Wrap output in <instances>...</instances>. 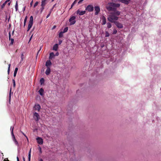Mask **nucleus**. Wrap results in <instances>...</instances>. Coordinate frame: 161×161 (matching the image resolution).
<instances>
[{
  "label": "nucleus",
  "mask_w": 161,
  "mask_h": 161,
  "mask_svg": "<svg viewBox=\"0 0 161 161\" xmlns=\"http://www.w3.org/2000/svg\"><path fill=\"white\" fill-rule=\"evenodd\" d=\"M114 23L119 28L122 29L123 27V25L120 23H119L118 21H114Z\"/></svg>",
  "instance_id": "obj_8"
},
{
  "label": "nucleus",
  "mask_w": 161,
  "mask_h": 161,
  "mask_svg": "<svg viewBox=\"0 0 161 161\" xmlns=\"http://www.w3.org/2000/svg\"><path fill=\"white\" fill-rule=\"evenodd\" d=\"M54 7V6H53V7L50 10V12H49V13H50V14H51V13L52 11L53 10V8Z\"/></svg>",
  "instance_id": "obj_38"
},
{
  "label": "nucleus",
  "mask_w": 161,
  "mask_h": 161,
  "mask_svg": "<svg viewBox=\"0 0 161 161\" xmlns=\"http://www.w3.org/2000/svg\"><path fill=\"white\" fill-rule=\"evenodd\" d=\"M94 7L91 5H88L86 8V10L89 12L92 11L94 10Z\"/></svg>",
  "instance_id": "obj_5"
},
{
  "label": "nucleus",
  "mask_w": 161,
  "mask_h": 161,
  "mask_svg": "<svg viewBox=\"0 0 161 161\" xmlns=\"http://www.w3.org/2000/svg\"><path fill=\"white\" fill-rule=\"evenodd\" d=\"M15 7L16 11H17L18 10V5L17 1H16V2Z\"/></svg>",
  "instance_id": "obj_24"
},
{
  "label": "nucleus",
  "mask_w": 161,
  "mask_h": 161,
  "mask_svg": "<svg viewBox=\"0 0 161 161\" xmlns=\"http://www.w3.org/2000/svg\"><path fill=\"white\" fill-rule=\"evenodd\" d=\"M13 129H14V128L13 127L12 128V131H11V135H12V136L13 140L15 144H16V145L17 146H18V145H19L18 142L16 141V139H15V136H14V133H13Z\"/></svg>",
  "instance_id": "obj_6"
},
{
  "label": "nucleus",
  "mask_w": 161,
  "mask_h": 161,
  "mask_svg": "<svg viewBox=\"0 0 161 161\" xmlns=\"http://www.w3.org/2000/svg\"><path fill=\"white\" fill-rule=\"evenodd\" d=\"M12 81H13V86L14 87H15V81L14 80V79H13Z\"/></svg>",
  "instance_id": "obj_33"
},
{
  "label": "nucleus",
  "mask_w": 161,
  "mask_h": 161,
  "mask_svg": "<svg viewBox=\"0 0 161 161\" xmlns=\"http://www.w3.org/2000/svg\"><path fill=\"white\" fill-rule=\"evenodd\" d=\"M38 3H39V2H37V1L36 2L34 5V6H33L34 8L36 7L37 5L38 4Z\"/></svg>",
  "instance_id": "obj_27"
},
{
  "label": "nucleus",
  "mask_w": 161,
  "mask_h": 161,
  "mask_svg": "<svg viewBox=\"0 0 161 161\" xmlns=\"http://www.w3.org/2000/svg\"><path fill=\"white\" fill-rule=\"evenodd\" d=\"M17 71H14V77H15L16 75V74L17 73Z\"/></svg>",
  "instance_id": "obj_36"
},
{
  "label": "nucleus",
  "mask_w": 161,
  "mask_h": 161,
  "mask_svg": "<svg viewBox=\"0 0 161 161\" xmlns=\"http://www.w3.org/2000/svg\"><path fill=\"white\" fill-rule=\"evenodd\" d=\"M27 16H26L25 18V19H24V22H25L26 21H27Z\"/></svg>",
  "instance_id": "obj_37"
},
{
  "label": "nucleus",
  "mask_w": 161,
  "mask_h": 161,
  "mask_svg": "<svg viewBox=\"0 0 161 161\" xmlns=\"http://www.w3.org/2000/svg\"><path fill=\"white\" fill-rule=\"evenodd\" d=\"M9 40H11V42L10 43V44L12 45L13 42H14V39H13V38H11V34H10V32H9Z\"/></svg>",
  "instance_id": "obj_17"
},
{
  "label": "nucleus",
  "mask_w": 161,
  "mask_h": 161,
  "mask_svg": "<svg viewBox=\"0 0 161 161\" xmlns=\"http://www.w3.org/2000/svg\"><path fill=\"white\" fill-rule=\"evenodd\" d=\"M63 32H61L59 34L58 36L59 38H61L63 36Z\"/></svg>",
  "instance_id": "obj_23"
},
{
  "label": "nucleus",
  "mask_w": 161,
  "mask_h": 161,
  "mask_svg": "<svg viewBox=\"0 0 161 161\" xmlns=\"http://www.w3.org/2000/svg\"><path fill=\"white\" fill-rule=\"evenodd\" d=\"M58 47V44H55L53 47V50L55 51H57Z\"/></svg>",
  "instance_id": "obj_16"
},
{
  "label": "nucleus",
  "mask_w": 161,
  "mask_h": 161,
  "mask_svg": "<svg viewBox=\"0 0 161 161\" xmlns=\"http://www.w3.org/2000/svg\"><path fill=\"white\" fill-rule=\"evenodd\" d=\"M50 71H46L45 73L46 75H48L50 74Z\"/></svg>",
  "instance_id": "obj_31"
},
{
  "label": "nucleus",
  "mask_w": 161,
  "mask_h": 161,
  "mask_svg": "<svg viewBox=\"0 0 161 161\" xmlns=\"http://www.w3.org/2000/svg\"><path fill=\"white\" fill-rule=\"evenodd\" d=\"M51 64L52 63L50 60H48L46 61V66L47 67V69L46 70H50L49 67Z\"/></svg>",
  "instance_id": "obj_7"
},
{
  "label": "nucleus",
  "mask_w": 161,
  "mask_h": 161,
  "mask_svg": "<svg viewBox=\"0 0 161 161\" xmlns=\"http://www.w3.org/2000/svg\"><path fill=\"white\" fill-rule=\"evenodd\" d=\"M50 13H49V14L47 16L46 18H47L50 16Z\"/></svg>",
  "instance_id": "obj_43"
},
{
  "label": "nucleus",
  "mask_w": 161,
  "mask_h": 161,
  "mask_svg": "<svg viewBox=\"0 0 161 161\" xmlns=\"http://www.w3.org/2000/svg\"><path fill=\"white\" fill-rule=\"evenodd\" d=\"M14 31H13V32H12L13 34L14 33Z\"/></svg>",
  "instance_id": "obj_64"
},
{
  "label": "nucleus",
  "mask_w": 161,
  "mask_h": 161,
  "mask_svg": "<svg viewBox=\"0 0 161 161\" xmlns=\"http://www.w3.org/2000/svg\"><path fill=\"white\" fill-rule=\"evenodd\" d=\"M33 3V1L32 0V1L31 2V3H30V5H31V6H32Z\"/></svg>",
  "instance_id": "obj_45"
},
{
  "label": "nucleus",
  "mask_w": 161,
  "mask_h": 161,
  "mask_svg": "<svg viewBox=\"0 0 161 161\" xmlns=\"http://www.w3.org/2000/svg\"><path fill=\"white\" fill-rule=\"evenodd\" d=\"M11 88L10 90V91L9 93V98L10 100L11 97Z\"/></svg>",
  "instance_id": "obj_34"
},
{
  "label": "nucleus",
  "mask_w": 161,
  "mask_h": 161,
  "mask_svg": "<svg viewBox=\"0 0 161 161\" xmlns=\"http://www.w3.org/2000/svg\"><path fill=\"white\" fill-rule=\"evenodd\" d=\"M5 5V4L4 3L2 5L1 8L2 9H3Z\"/></svg>",
  "instance_id": "obj_35"
},
{
  "label": "nucleus",
  "mask_w": 161,
  "mask_h": 161,
  "mask_svg": "<svg viewBox=\"0 0 161 161\" xmlns=\"http://www.w3.org/2000/svg\"><path fill=\"white\" fill-rule=\"evenodd\" d=\"M10 3H8V6H9L10 5Z\"/></svg>",
  "instance_id": "obj_58"
},
{
  "label": "nucleus",
  "mask_w": 161,
  "mask_h": 161,
  "mask_svg": "<svg viewBox=\"0 0 161 161\" xmlns=\"http://www.w3.org/2000/svg\"><path fill=\"white\" fill-rule=\"evenodd\" d=\"M26 22H24V26H25V25Z\"/></svg>",
  "instance_id": "obj_56"
},
{
  "label": "nucleus",
  "mask_w": 161,
  "mask_h": 161,
  "mask_svg": "<svg viewBox=\"0 0 161 161\" xmlns=\"http://www.w3.org/2000/svg\"><path fill=\"white\" fill-rule=\"evenodd\" d=\"M8 70H10V64H8Z\"/></svg>",
  "instance_id": "obj_41"
},
{
  "label": "nucleus",
  "mask_w": 161,
  "mask_h": 161,
  "mask_svg": "<svg viewBox=\"0 0 161 161\" xmlns=\"http://www.w3.org/2000/svg\"><path fill=\"white\" fill-rule=\"evenodd\" d=\"M86 13V11H80L79 9H78L76 11V14L81 16L84 14Z\"/></svg>",
  "instance_id": "obj_10"
},
{
  "label": "nucleus",
  "mask_w": 161,
  "mask_h": 161,
  "mask_svg": "<svg viewBox=\"0 0 161 161\" xmlns=\"http://www.w3.org/2000/svg\"><path fill=\"white\" fill-rule=\"evenodd\" d=\"M77 0H75L74 2L72 3V4L71 5V8H70L69 9H71V8H72V7H73V6L76 3V2H77Z\"/></svg>",
  "instance_id": "obj_22"
},
{
  "label": "nucleus",
  "mask_w": 161,
  "mask_h": 161,
  "mask_svg": "<svg viewBox=\"0 0 161 161\" xmlns=\"http://www.w3.org/2000/svg\"><path fill=\"white\" fill-rule=\"evenodd\" d=\"M95 11V14L97 15L98 14V13L100 12V7L98 6H96L94 7Z\"/></svg>",
  "instance_id": "obj_9"
},
{
  "label": "nucleus",
  "mask_w": 161,
  "mask_h": 161,
  "mask_svg": "<svg viewBox=\"0 0 161 161\" xmlns=\"http://www.w3.org/2000/svg\"><path fill=\"white\" fill-rule=\"evenodd\" d=\"M84 0H80L79 2H78L79 4L80 3Z\"/></svg>",
  "instance_id": "obj_39"
},
{
  "label": "nucleus",
  "mask_w": 161,
  "mask_h": 161,
  "mask_svg": "<svg viewBox=\"0 0 161 161\" xmlns=\"http://www.w3.org/2000/svg\"><path fill=\"white\" fill-rule=\"evenodd\" d=\"M21 61L20 62V63H21V61H22L23 58H24V54L23 53H22L21 54Z\"/></svg>",
  "instance_id": "obj_30"
},
{
  "label": "nucleus",
  "mask_w": 161,
  "mask_h": 161,
  "mask_svg": "<svg viewBox=\"0 0 161 161\" xmlns=\"http://www.w3.org/2000/svg\"><path fill=\"white\" fill-rule=\"evenodd\" d=\"M44 79L43 78H42L40 80V83L41 85H42L44 84Z\"/></svg>",
  "instance_id": "obj_21"
},
{
  "label": "nucleus",
  "mask_w": 161,
  "mask_h": 161,
  "mask_svg": "<svg viewBox=\"0 0 161 161\" xmlns=\"http://www.w3.org/2000/svg\"><path fill=\"white\" fill-rule=\"evenodd\" d=\"M31 149H30V151H29V153H30V154H31Z\"/></svg>",
  "instance_id": "obj_54"
},
{
  "label": "nucleus",
  "mask_w": 161,
  "mask_h": 161,
  "mask_svg": "<svg viewBox=\"0 0 161 161\" xmlns=\"http://www.w3.org/2000/svg\"><path fill=\"white\" fill-rule=\"evenodd\" d=\"M106 23V19L104 17L102 18V24L103 25H105Z\"/></svg>",
  "instance_id": "obj_19"
},
{
  "label": "nucleus",
  "mask_w": 161,
  "mask_h": 161,
  "mask_svg": "<svg viewBox=\"0 0 161 161\" xmlns=\"http://www.w3.org/2000/svg\"><path fill=\"white\" fill-rule=\"evenodd\" d=\"M39 161H43V160L41 158H39L38 159Z\"/></svg>",
  "instance_id": "obj_44"
},
{
  "label": "nucleus",
  "mask_w": 161,
  "mask_h": 161,
  "mask_svg": "<svg viewBox=\"0 0 161 161\" xmlns=\"http://www.w3.org/2000/svg\"><path fill=\"white\" fill-rule=\"evenodd\" d=\"M75 18L76 17L75 16H72L70 17L69 20V21L70 23V25H74L75 23Z\"/></svg>",
  "instance_id": "obj_4"
},
{
  "label": "nucleus",
  "mask_w": 161,
  "mask_h": 161,
  "mask_svg": "<svg viewBox=\"0 0 161 161\" xmlns=\"http://www.w3.org/2000/svg\"><path fill=\"white\" fill-rule=\"evenodd\" d=\"M118 19V17L117 16H115V15L114 14V13H111V14L108 18V20L111 23H114V22L113 20H117Z\"/></svg>",
  "instance_id": "obj_2"
},
{
  "label": "nucleus",
  "mask_w": 161,
  "mask_h": 161,
  "mask_svg": "<svg viewBox=\"0 0 161 161\" xmlns=\"http://www.w3.org/2000/svg\"><path fill=\"white\" fill-rule=\"evenodd\" d=\"M107 24V28H110L111 27L112 25L110 23H108Z\"/></svg>",
  "instance_id": "obj_25"
},
{
  "label": "nucleus",
  "mask_w": 161,
  "mask_h": 161,
  "mask_svg": "<svg viewBox=\"0 0 161 161\" xmlns=\"http://www.w3.org/2000/svg\"><path fill=\"white\" fill-rule=\"evenodd\" d=\"M18 70V68H16L14 70Z\"/></svg>",
  "instance_id": "obj_53"
},
{
  "label": "nucleus",
  "mask_w": 161,
  "mask_h": 161,
  "mask_svg": "<svg viewBox=\"0 0 161 161\" xmlns=\"http://www.w3.org/2000/svg\"><path fill=\"white\" fill-rule=\"evenodd\" d=\"M8 2V1H7V0H6V1H5V2L4 3L6 5V3H7Z\"/></svg>",
  "instance_id": "obj_47"
},
{
  "label": "nucleus",
  "mask_w": 161,
  "mask_h": 161,
  "mask_svg": "<svg viewBox=\"0 0 161 161\" xmlns=\"http://www.w3.org/2000/svg\"><path fill=\"white\" fill-rule=\"evenodd\" d=\"M117 30L115 29H114V31H113V34H116L117 33Z\"/></svg>",
  "instance_id": "obj_29"
},
{
  "label": "nucleus",
  "mask_w": 161,
  "mask_h": 161,
  "mask_svg": "<svg viewBox=\"0 0 161 161\" xmlns=\"http://www.w3.org/2000/svg\"><path fill=\"white\" fill-rule=\"evenodd\" d=\"M62 42V41L61 40H59L58 43L59 44H61V42Z\"/></svg>",
  "instance_id": "obj_46"
},
{
  "label": "nucleus",
  "mask_w": 161,
  "mask_h": 161,
  "mask_svg": "<svg viewBox=\"0 0 161 161\" xmlns=\"http://www.w3.org/2000/svg\"><path fill=\"white\" fill-rule=\"evenodd\" d=\"M130 0H120V2L126 4H128Z\"/></svg>",
  "instance_id": "obj_15"
},
{
  "label": "nucleus",
  "mask_w": 161,
  "mask_h": 161,
  "mask_svg": "<svg viewBox=\"0 0 161 161\" xmlns=\"http://www.w3.org/2000/svg\"><path fill=\"white\" fill-rule=\"evenodd\" d=\"M9 71H8V74H9Z\"/></svg>",
  "instance_id": "obj_61"
},
{
  "label": "nucleus",
  "mask_w": 161,
  "mask_h": 161,
  "mask_svg": "<svg viewBox=\"0 0 161 161\" xmlns=\"http://www.w3.org/2000/svg\"><path fill=\"white\" fill-rule=\"evenodd\" d=\"M109 34L108 32L107 31H106L105 32V37H108L109 36Z\"/></svg>",
  "instance_id": "obj_28"
},
{
  "label": "nucleus",
  "mask_w": 161,
  "mask_h": 161,
  "mask_svg": "<svg viewBox=\"0 0 161 161\" xmlns=\"http://www.w3.org/2000/svg\"><path fill=\"white\" fill-rule=\"evenodd\" d=\"M47 0H42L41 2V6H45L47 3Z\"/></svg>",
  "instance_id": "obj_14"
},
{
  "label": "nucleus",
  "mask_w": 161,
  "mask_h": 161,
  "mask_svg": "<svg viewBox=\"0 0 161 161\" xmlns=\"http://www.w3.org/2000/svg\"><path fill=\"white\" fill-rule=\"evenodd\" d=\"M56 27V26L55 25L53 27V29H54Z\"/></svg>",
  "instance_id": "obj_59"
},
{
  "label": "nucleus",
  "mask_w": 161,
  "mask_h": 161,
  "mask_svg": "<svg viewBox=\"0 0 161 161\" xmlns=\"http://www.w3.org/2000/svg\"><path fill=\"white\" fill-rule=\"evenodd\" d=\"M41 7H42V8H41V13H42L43 10L44 9L45 6H41Z\"/></svg>",
  "instance_id": "obj_32"
},
{
  "label": "nucleus",
  "mask_w": 161,
  "mask_h": 161,
  "mask_svg": "<svg viewBox=\"0 0 161 161\" xmlns=\"http://www.w3.org/2000/svg\"><path fill=\"white\" fill-rule=\"evenodd\" d=\"M10 16H9V18H8V22H9V19H10Z\"/></svg>",
  "instance_id": "obj_57"
},
{
  "label": "nucleus",
  "mask_w": 161,
  "mask_h": 161,
  "mask_svg": "<svg viewBox=\"0 0 161 161\" xmlns=\"http://www.w3.org/2000/svg\"><path fill=\"white\" fill-rule=\"evenodd\" d=\"M41 49V48L38 51V52H37V54H38V53H39V52H40V51Z\"/></svg>",
  "instance_id": "obj_55"
},
{
  "label": "nucleus",
  "mask_w": 161,
  "mask_h": 161,
  "mask_svg": "<svg viewBox=\"0 0 161 161\" xmlns=\"http://www.w3.org/2000/svg\"><path fill=\"white\" fill-rule=\"evenodd\" d=\"M33 24V17L31 16L30 19V20L28 24L27 31H28L31 28Z\"/></svg>",
  "instance_id": "obj_3"
},
{
  "label": "nucleus",
  "mask_w": 161,
  "mask_h": 161,
  "mask_svg": "<svg viewBox=\"0 0 161 161\" xmlns=\"http://www.w3.org/2000/svg\"><path fill=\"white\" fill-rule=\"evenodd\" d=\"M34 117L35 118V120L36 121H38L39 119V115L36 112H35L34 113Z\"/></svg>",
  "instance_id": "obj_12"
},
{
  "label": "nucleus",
  "mask_w": 161,
  "mask_h": 161,
  "mask_svg": "<svg viewBox=\"0 0 161 161\" xmlns=\"http://www.w3.org/2000/svg\"><path fill=\"white\" fill-rule=\"evenodd\" d=\"M23 161H25V157H23Z\"/></svg>",
  "instance_id": "obj_51"
},
{
  "label": "nucleus",
  "mask_w": 161,
  "mask_h": 161,
  "mask_svg": "<svg viewBox=\"0 0 161 161\" xmlns=\"http://www.w3.org/2000/svg\"><path fill=\"white\" fill-rule=\"evenodd\" d=\"M39 152H40V153H42V152L41 148V147H39Z\"/></svg>",
  "instance_id": "obj_40"
},
{
  "label": "nucleus",
  "mask_w": 161,
  "mask_h": 161,
  "mask_svg": "<svg viewBox=\"0 0 161 161\" xmlns=\"http://www.w3.org/2000/svg\"><path fill=\"white\" fill-rule=\"evenodd\" d=\"M40 108V106L39 104H35L34 107V109L38 111H39Z\"/></svg>",
  "instance_id": "obj_13"
},
{
  "label": "nucleus",
  "mask_w": 161,
  "mask_h": 161,
  "mask_svg": "<svg viewBox=\"0 0 161 161\" xmlns=\"http://www.w3.org/2000/svg\"><path fill=\"white\" fill-rule=\"evenodd\" d=\"M68 30V27H66L65 28H64V29L63 32L64 33H65V32H67Z\"/></svg>",
  "instance_id": "obj_26"
},
{
  "label": "nucleus",
  "mask_w": 161,
  "mask_h": 161,
  "mask_svg": "<svg viewBox=\"0 0 161 161\" xmlns=\"http://www.w3.org/2000/svg\"><path fill=\"white\" fill-rule=\"evenodd\" d=\"M25 7L24 8V11L25 9Z\"/></svg>",
  "instance_id": "obj_60"
},
{
  "label": "nucleus",
  "mask_w": 161,
  "mask_h": 161,
  "mask_svg": "<svg viewBox=\"0 0 161 161\" xmlns=\"http://www.w3.org/2000/svg\"><path fill=\"white\" fill-rule=\"evenodd\" d=\"M32 36L31 37V38H30V40H31V38H32Z\"/></svg>",
  "instance_id": "obj_62"
},
{
  "label": "nucleus",
  "mask_w": 161,
  "mask_h": 161,
  "mask_svg": "<svg viewBox=\"0 0 161 161\" xmlns=\"http://www.w3.org/2000/svg\"><path fill=\"white\" fill-rule=\"evenodd\" d=\"M10 0H7V1H8V2Z\"/></svg>",
  "instance_id": "obj_63"
},
{
  "label": "nucleus",
  "mask_w": 161,
  "mask_h": 161,
  "mask_svg": "<svg viewBox=\"0 0 161 161\" xmlns=\"http://www.w3.org/2000/svg\"><path fill=\"white\" fill-rule=\"evenodd\" d=\"M38 143L40 145H42L43 144V141L42 139L40 137H38L36 139Z\"/></svg>",
  "instance_id": "obj_11"
},
{
  "label": "nucleus",
  "mask_w": 161,
  "mask_h": 161,
  "mask_svg": "<svg viewBox=\"0 0 161 161\" xmlns=\"http://www.w3.org/2000/svg\"><path fill=\"white\" fill-rule=\"evenodd\" d=\"M3 161H9L7 158H5Z\"/></svg>",
  "instance_id": "obj_42"
},
{
  "label": "nucleus",
  "mask_w": 161,
  "mask_h": 161,
  "mask_svg": "<svg viewBox=\"0 0 161 161\" xmlns=\"http://www.w3.org/2000/svg\"><path fill=\"white\" fill-rule=\"evenodd\" d=\"M55 55L56 56H58L59 55L58 53L57 52V53H56Z\"/></svg>",
  "instance_id": "obj_50"
},
{
  "label": "nucleus",
  "mask_w": 161,
  "mask_h": 161,
  "mask_svg": "<svg viewBox=\"0 0 161 161\" xmlns=\"http://www.w3.org/2000/svg\"><path fill=\"white\" fill-rule=\"evenodd\" d=\"M44 92V90L42 88H41L38 91L40 94L41 96H43V95Z\"/></svg>",
  "instance_id": "obj_18"
},
{
  "label": "nucleus",
  "mask_w": 161,
  "mask_h": 161,
  "mask_svg": "<svg viewBox=\"0 0 161 161\" xmlns=\"http://www.w3.org/2000/svg\"><path fill=\"white\" fill-rule=\"evenodd\" d=\"M28 161H30L31 158H29V157H28Z\"/></svg>",
  "instance_id": "obj_52"
},
{
  "label": "nucleus",
  "mask_w": 161,
  "mask_h": 161,
  "mask_svg": "<svg viewBox=\"0 0 161 161\" xmlns=\"http://www.w3.org/2000/svg\"><path fill=\"white\" fill-rule=\"evenodd\" d=\"M31 154H30V153H29L28 157L31 158Z\"/></svg>",
  "instance_id": "obj_49"
},
{
  "label": "nucleus",
  "mask_w": 161,
  "mask_h": 161,
  "mask_svg": "<svg viewBox=\"0 0 161 161\" xmlns=\"http://www.w3.org/2000/svg\"><path fill=\"white\" fill-rule=\"evenodd\" d=\"M54 56V53H50L49 59H52Z\"/></svg>",
  "instance_id": "obj_20"
},
{
  "label": "nucleus",
  "mask_w": 161,
  "mask_h": 161,
  "mask_svg": "<svg viewBox=\"0 0 161 161\" xmlns=\"http://www.w3.org/2000/svg\"><path fill=\"white\" fill-rule=\"evenodd\" d=\"M120 6L119 3H109L106 6V8L109 11H112V12L114 13V14L117 16H119L120 14L119 11L116 10V8H118Z\"/></svg>",
  "instance_id": "obj_1"
},
{
  "label": "nucleus",
  "mask_w": 161,
  "mask_h": 161,
  "mask_svg": "<svg viewBox=\"0 0 161 161\" xmlns=\"http://www.w3.org/2000/svg\"><path fill=\"white\" fill-rule=\"evenodd\" d=\"M17 161H19V158L18 157H17Z\"/></svg>",
  "instance_id": "obj_48"
}]
</instances>
